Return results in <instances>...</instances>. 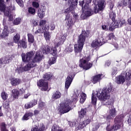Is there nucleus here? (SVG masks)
I'll list each match as a JSON object with an SVG mask.
<instances>
[{
  "label": "nucleus",
  "mask_w": 131,
  "mask_h": 131,
  "mask_svg": "<svg viewBox=\"0 0 131 131\" xmlns=\"http://www.w3.org/2000/svg\"><path fill=\"white\" fill-rule=\"evenodd\" d=\"M66 37H67V34L64 33H61L59 36H57L56 38L54 40L55 47H52L50 48L48 46H46L44 47L42 50L43 54H51L53 56H56L57 54V48L58 47H60V46H62L63 43L66 40Z\"/></svg>",
  "instance_id": "1"
},
{
  "label": "nucleus",
  "mask_w": 131,
  "mask_h": 131,
  "mask_svg": "<svg viewBox=\"0 0 131 131\" xmlns=\"http://www.w3.org/2000/svg\"><path fill=\"white\" fill-rule=\"evenodd\" d=\"M112 85H110L107 89L103 88L99 91H96V95L99 100L102 102L103 105H106V103H109L110 100L113 103V99H110V93L112 91Z\"/></svg>",
  "instance_id": "2"
},
{
  "label": "nucleus",
  "mask_w": 131,
  "mask_h": 131,
  "mask_svg": "<svg viewBox=\"0 0 131 131\" xmlns=\"http://www.w3.org/2000/svg\"><path fill=\"white\" fill-rule=\"evenodd\" d=\"M42 57V53L41 51H37L35 54V57L32 60V62H29L24 67H23V69L24 71H29V70H31V68H33V67H35L36 66V63L39 61L41 60V58Z\"/></svg>",
  "instance_id": "3"
},
{
  "label": "nucleus",
  "mask_w": 131,
  "mask_h": 131,
  "mask_svg": "<svg viewBox=\"0 0 131 131\" xmlns=\"http://www.w3.org/2000/svg\"><path fill=\"white\" fill-rule=\"evenodd\" d=\"M80 61L79 66L81 68H83L84 70H89L90 68H92L93 63L90 62L91 58L90 57V54L85 55L82 57L81 54H80Z\"/></svg>",
  "instance_id": "4"
},
{
  "label": "nucleus",
  "mask_w": 131,
  "mask_h": 131,
  "mask_svg": "<svg viewBox=\"0 0 131 131\" xmlns=\"http://www.w3.org/2000/svg\"><path fill=\"white\" fill-rule=\"evenodd\" d=\"M125 78L127 80H129L131 78V71L129 70H127L125 72V74L124 72H122L120 75L116 77V82L118 84H121L125 81Z\"/></svg>",
  "instance_id": "5"
},
{
  "label": "nucleus",
  "mask_w": 131,
  "mask_h": 131,
  "mask_svg": "<svg viewBox=\"0 0 131 131\" xmlns=\"http://www.w3.org/2000/svg\"><path fill=\"white\" fill-rule=\"evenodd\" d=\"M0 11L4 13L5 16H8L9 21H13L14 19L13 15H12L11 12H10V9L8 7H6L4 0H0Z\"/></svg>",
  "instance_id": "6"
},
{
  "label": "nucleus",
  "mask_w": 131,
  "mask_h": 131,
  "mask_svg": "<svg viewBox=\"0 0 131 131\" xmlns=\"http://www.w3.org/2000/svg\"><path fill=\"white\" fill-rule=\"evenodd\" d=\"M106 105L109 108V115L106 117L107 120H110L111 119H113L115 116H116V114L117 112H116V110L113 106V102L111 101V100H109V102H107Z\"/></svg>",
  "instance_id": "7"
},
{
  "label": "nucleus",
  "mask_w": 131,
  "mask_h": 131,
  "mask_svg": "<svg viewBox=\"0 0 131 131\" xmlns=\"http://www.w3.org/2000/svg\"><path fill=\"white\" fill-rule=\"evenodd\" d=\"M72 103V101L68 99L65 100L62 103H61L60 107L59 109L60 113L64 114V113H67V112H69L70 110H71V107H70V104Z\"/></svg>",
  "instance_id": "8"
},
{
  "label": "nucleus",
  "mask_w": 131,
  "mask_h": 131,
  "mask_svg": "<svg viewBox=\"0 0 131 131\" xmlns=\"http://www.w3.org/2000/svg\"><path fill=\"white\" fill-rule=\"evenodd\" d=\"M35 54V52L34 51H30L26 54L22 53L21 58L23 62H32V60L34 58V55Z\"/></svg>",
  "instance_id": "9"
},
{
  "label": "nucleus",
  "mask_w": 131,
  "mask_h": 131,
  "mask_svg": "<svg viewBox=\"0 0 131 131\" xmlns=\"http://www.w3.org/2000/svg\"><path fill=\"white\" fill-rule=\"evenodd\" d=\"M83 10V13L81 15V18L83 20L86 19L88 17H90L94 14V11L90 8V6H84V9Z\"/></svg>",
  "instance_id": "10"
},
{
  "label": "nucleus",
  "mask_w": 131,
  "mask_h": 131,
  "mask_svg": "<svg viewBox=\"0 0 131 131\" xmlns=\"http://www.w3.org/2000/svg\"><path fill=\"white\" fill-rule=\"evenodd\" d=\"M106 42V41L104 40V38L102 36H99L95 40H93L91 43V47L97 49L103 45V43Z\"/></svg>",
  "instance_id": "11"
},
{
  "label": "nucleus",
  "mask_w": 131,
  "mask_h": 131,
  "mask_svg": "<svg viewBox=\"0 0 131 131\" xmlns=\"http://www.w3.org/2000/svg\"><path fill=\"white\" fill-rule=\"evenodd\" d=\"M77 4V0H69V4L70 5V6L69 8L65 10L64 13H66V14H68V13H70V12L72 13L74 9L76 8Z\"/></svg>",
  "instance_id": "12"
},
{
  "label": "nucleus",
  "mask_w": 131,
  "mask_h": 131,
  "mask_svg": "<svg viewBox=\"0 0 131 131\" xmlns=\"http://www.w3.org/2000/svg\"><path fill=\"white\" fill-rule=\"evenodd\" d=\"M89 34H90L89 31H82V33L79 36L77 43L84 46L85 41V37H88Z\"/></svg>",
  "instance_id": "13"
},
{
  "label": "nucleus",
  "mask_w": 131,
  "mask_h": 131,
  "mask_svg": "<svg viewBox=\"0 0 131 131\" xmlns=\"http://www.w3.org/2000/svg\"><path fill=\"white\" fill-rule=\"evenodd\" d=\"M105 8V0H99L98 5L94 7V13L97 14L99 11H102Z\"/></svg>",
  "instance_id": "14"
},
{
  "label": "nucleus",
  "mask_w": 131,
  "mask_h": 131,
  "mask_svg": "<svg viewBox=\"0 0 131 131\" xmlns=\"http://www.w3.org/2000/svg\"><path fill=\"white\" fill-rule=\"evenodd\" d=\"M74 77V73H73L72 74L69 75L66 80L65 82V89L68 90L69 86H70L72 81L73 80V78Z\"/></svg>",
  "instance_id": "15"
},
{
  "label": "nucleus",
  "mask_w": 131,
  "mask_h": 131,
  "mask_svg": "<svg viewBox=\"0 0 131 131\" xmlns=\"http://www.w3.org/2000/svg\"><path fill=\"white\" fill-rule=\"evenodd\" d=\"M64 21H66V25L69 29L72 28V25H73V20L72 18L70 17V15L68 14L66 15Z\"/></svg>",
  "instance_id": "16"
},
{
  "label": "nucleus",
  "mask_w": 131,
  "mask_h": 131,
  "mask_svg": "<svg viewBox=\"0 0 131 131\" xmlns=\"http://www.w3.org/2000/svg\"><path fill=\"white\" fill-rule=\"evenodd\" d=\"M38 86L41 88V91H47L48 88V82L41 79L37 82Z\"/></svg>",
  "instance_id": "17"
},
{
  "label": "nucleus",
  "mask_w": 131,
  "mask_h": 131,
  "mask_svg": "<svg viewBox=\"0 0 131 131\" xmlns=\"http://www.w3.org/2000/svg\"><path fill=\"white\" fill-rule=\"evenodd\" d=\"M109 6L111 10V12L110 13V18L112 19V21H114L115 17H116V14L115 12H114V11H112L114 7V3L112 1H110L109 2Z\"/></svg>",
  "instance_id": "18"
},
{
  "label": "nucleus",
  "mask_w": 131,
  "mask_h": 131,
  "mask_svg": "<svg viewBox=\"0 0 131 131\" xmlns=\"http://www.w3.org/2000/svg\"><path fill=\"white\" fill-rule=\"evenodd\" d=\"M45 125L42 123L40 124H37L34 125L32 128L31 131H43L45 130Z\"/></svg>",
  "instance_id": "19"
},
{
  "label": "nucleus",
  "mask_w": 131,
  "mask_h": 131,
  "mask_svg": "<svg viewBox=\"0 0 131 131\" xmlns=\"http://www.w3.org/2000/svg\"><path fill=\"white\" fill-rule=\"evenodd\" d=\"M10 83L12 86L19 85L21 83V79L18 78L12 77L9 79Z\"/></svg>",
  "instance_id": "20"
},
{
  "label": "nucleus",
  "mask_w": 131,
  "mask_h": 131,
  "mask_svg": "<svg viewBox=\"0 0 131 131\" xmlns=\"http://www.w3.org/2000/svg\"><path fill=\"white\" fill-rule=\"evenodd\" d=\"M90 123L91 120L90 119H87L80 123L79 126L77 127V129H82V128L85 127L88 124H90Z\"/></svg>",
  "instance_id": "21"
},
{
  "label": "nucleus",
  "mask_w": 131,
  "mask_h": 131,
  "mask_svg": "<svg viewBox=\"0 0 131 131\" xmlns=\"http://www.w3.org/2000/svg\"><path fill=\"white\" fill-rule=\"evenodd\" d=\"M3 25L4 26V28L1 34V36L2 37H6L9 35V33H10V31H9V28L6 25V23L5 22V19L3 20Z\"/></svg>",
  "instance_id": "22"
},
{
  "label": "nucleus",
  "mask_w": 131,
  "mask_h": 131,
  "mask_svg": "<svg viewBox=\"0 0 131 131\" xmlns=\"http://www.w3.org/2000/svg\"><path fill=\"white\" fill-rule=\"evenodd\" d=\"M83 48V45L82 44H80L79 43H77V44L74 45V51L76 55H77L78 53L80 54L81 53V51H82V49Z\"/></svg>",
  "instance_id": "23"
},
{
  "label": "nucleus",
  "mask_w": 131,
  "mask_h": 131,
  "mask_svg": "<svg viewBox=\"0 0 131 131\" xmlns=\"http://www.w3.org/2000/svg\"><path fill=\"white\" fill-rule=\"evenodd\" d=\"M46 6H42L38 11V16L40 19H42L45 17V15H46Z\"/></svg>",
  "instance_id": "24"
},
{
  "label": "nucleus",
  "mask_w": 131,
  "mask_h": 131,
  "mask_svg": "<svg viewBox=\"0 0 131 131\" xmlns=\"http://www.w3.org/2000/svg\"><path fill=\"white\" fill-rule=\"evenodd\" d=\"M118 27H120L119 21L118 20H116L115 21H113L112 24L110 25L109 30H110V31H113L115 28H118Z\"/></svg>",
  "instance_id": "25"
},
{
  "label": "nucleus",
  "mask_w": 131,
  "mask_h": 131,
  "mask_svg": "<svg viewBox=\"0 0 131 131\" xmlns=\"http://www.w3.org/2000/svg\"><path fill=\"white\" fill-rule=\"evenodd\" d=\"M104 76H105L102 74H99L95 75L93 78L92 82L93 83H97V82H98V81H100Z\"/></svg>",
  "instance_id": "26"
},
{
  "label": "nucleus",
  "mask_w": 131,
  "mask_h": 131,
  "mask_svg": "<svg viewBox=\"0 0 131 131\" xmlns=\"http://www.w3.org/2000/svg\"><path fill=\"white\" fill-rule=\"evenodd\" d=\"M36 104H37V100H33L32 101L26 103L25 105V109H30V108H32L33 106H35Z\"/></svg>",
  "instance_id": "27"
},
{
  "label": "nucleus",
  "mask_w": 131,
  "mask_h": 131,
  "mask_svg": "<svg viewBox=\"0 0 131 131\" xmlns=\"http://www.w3.org/2000/svg\"><path fill=\"white\" fill-rule=\"evenodd\" d=\"M123 117H124L123 114H121L120 115L117 116L115 118V122H117L120 124H123L122 121H123Z\"/></svg>",
  "instance_id": "28"
},
{
  "label": "nucleus",
  "mask_w": 131,
  "mask_h": 131,
  "mask_svg": "<svg viewBox=\"0 0 131 131\" xmlns=\"http://www.w3.org/2000/svg\"><path fill=\"white\" fill-rule=\"evenodd\" d=\"M55 30V24L53 22L49 24V26L46 25L44 27L45 31H49V30Z\"/></svg>",
  "instance_id": "29"
},
{
  "label": "nucleus",
  "mask_w": 131,
  "mask_h": 131,
  "mask_svg": "<svg viewBox=\"0 0 131 131\" xmlns=\"http://www.w3.org/2000/svg\"><path fill=\"white\" fill-rule=\"evenodd\" d=\"M12 60V58L10 56H7L5 57V59L4 58H2L0 59V64H7L9 63V62H11V60Z\"/></svg>",
  "instance_id": "30"
},
{
  "label": "nucleus",
  "mask_w": 131,
  "mask_h": 131,
  "mask_svg": "<svg viewBox=\"0 0 131 131\" xmlns=\"http://www.w3.org/2000/svg\"><path fill=\"white\" fill-rule=\"evenodd\" d=\"M19 91L17 89H13L12 91V96H13V99L16 100V99H18V97H19Z\"/></svg>",
  "instance_id": "31"
},
{
  "label": "nucleus",
  "mask_w": 131,
  "mask_h": 131,
  "mask_svg": "<svg viewBox=\"0 0 131 131\" xmlns=\"http://www.w3.org/2000/svg\"><path fill=\"white\" fill-rule=\"evenodd\" d=\"M61 93L59 91H56L54 93H53L52 99V100H57V99H60L61 98Z\"/></svg>",
  "instance_id": "32"
},
{
  "label": "nucleus",
  "mask_w": 131,
  "mask_h": 131,
  "mask_svg": "<svg viewBox=\"0 0 131 131\" xmlns=\"http://www.w3.org/2000/svg\"><path fill=\"white\" fill-rule=\"evenodd\" d=\"M17 44L18 48H23V49H26V48H27V44L26 43L25 41H19Z\"/></svg>",
  "instance_id": "33"
},
{
  "label": "nucleus",
  "mask_w": 131,
  "mask_h": 131,
  "mask_svg": "<svg viewBox=\"0 0 131 131\" xmlns=\"http://www.w3.org/2000/svg\"><path fill=\"white\" fill-rule=\"evenodd\" d=\"M86 99V94L85 93H82L80 94V102L81 104H83Z\"/></svg>",
  "instance_id": "34"
},
{
  "label": "nucleus",
  "mask_w": 131,
  "mask_h": 131,
  "mask_svg": "<svg viewBox=\"0 0 131 131\" xmlns=\"http://www.w3.org/2000/svg\"><path fill=\"white\" fill-rule=\"evenodd\" d=\"M86 115V110L82 108L80 112H79V116L80 118H83L84 116Z\"/></svg>",
  "instance_id": "35"
},
{
  "label": "nucleus",
  "mask_w": 131,
  "mask_h": 131,
  "mask_svg": "<svg viewBox=\"0 0 131 131\" xmlns=\"http://www.w3.org/2000/svg\"><path fill=\"white\" fill-rule=\"evenodd\" d=\"M43 77L45 80H51L52 78H53V74H52L51 73H48L47 74H45Z\"/></svg>",
  "instance_id": "36"
},
{
  "label": "nucleus",
  "mask_w": 131,
  "mask_h": 131,
  "mask_svg": "<svg viewBox=\"0 0 131 131\" xmlns=\"http://www.w3.org/2000/svg\"><path fill=\"white\" fill-rule=\"evenodd\" d=\"M28 40L30 43H33L34 42V36L32 35L31 33H28Z\"/></svg>",
  "instance_id": "37"
},
{
  "label": "nucleus",
  "mask_w": 131,
  "mask_h": 131,
  "mask_svg": "<svg viewBox=\"0 0 131 131\" xmlns=\"http://www.w3.org/2000/svg\"><path fill=\"white\" fill-rule=\"evenodd\" d=\"M33 116V114L32 113H28L25 114V115L23 117V120H28L29 119V117H32Z\"/></svg>",
  "instance_id": "38"
},
{
  "label": "nucleus",
  "mask_w": 131,
  "mask_h": 131,
  "mask_svg": "<svg viewBox=\"0 0 131 131\" xmlns=\"http://www.w3.org/2000/svg\"><path fill=\"white\" fill-rule=\"evenodd\" d=\"M56 56L57 55L54 56V57H51L49 59V60L48 61V64H49V65H53V64H55V63L57 62V57H56Z\"/></svg>",
  "instance_id": "39"
},
{
  "label": "nucleus",
  "mask_w": 131,
  "mask_h": 131,
  "mask_svg": "<svg viewBox=\"0 0 131 131\" xmlns=\"http://www.w3.org/2000/svg\"><path fill=\"white\" fill-rule=\"evenodd\" d=\"M44 37H45L46 40L47 41H49L50 39H51V34L48 31H46L44 32Z\"/></svg>",
  "instance_id": "40"
},
{
  "label": "nucleus",
  "mask_w": 131,
  "mask_h": 131,
  "mask_svg": "<svg viewBox=\"0 0 131 131\" xmlns=\"http://www.w3.org/2000/svg\"><path fill=\"white\" fill-rule=\"evenodd\" d=\"M13 41L15 43H19V40H20V34L17 33L16 34L13 38Z\"/></svg>",
  "instance_id": "41"
},
{
  "label": "nucleus",
  "mask_w": 131,
  "mask_h": 131,
  "mask_svg": "<svg viewBox=\"0 0 131 131\" xmlns=\"http://www.w3.org/2000/svg\"><path fill=\"white\" fill-rule=\"evenodd\" d=\"M99 127H100V123L96 122L92 124V130L96 131L99 129Z\"/></svg>",
  "instance_id": "42"
},
{
  "label": "nucleus",
  "mask_w": 131,
  "mask_h": 131,
  "mask_svg": "<svg viewBox=\"0 0 131 131\" xmlns=\"http://www.w3.org/2000/svg\"><path fill=\"white\" fill-rule=\"evenodd\" d=\"M123 125V124H120L119 123L115 122L114 125L113 126L114 130H117V129H119L121 126Z\"/></svg>",
  "instance_id": "43"
},
{
  "label": "nucleus",
  "mask_w": 131,
  "mask_h": 131,
  "mask_svg": "<svg viewBox=\"0 0 131 131\" xmlns=\"http://www.w3.org/2000/svg\"><path fill=\"white\" fill-rule=\"evenodd\" d=\"M73 45L70 44L69 46H68L66 49V51L68 53H72V52L73 51Z\"/></svg>",
  "instance_id": "44"
},
{
  "label": "nucleus",
  "mask_w": 131,
  "mask_h": 131,
  "mask_svg": "<svg viewBox=\"0 0 131 131\" xmlns=\"http://www.w3.org/2000/svg\"><path fill=\"white\" fill-rule=\"evenodd\" d=\"M1 97L3 100H4V101H6V100L8 99V94H7V93H6L5 91H3L1 93Z\"/></svg>",
  "instance_id": "45"
},
{
  "label": "nucleus",
  "mask_w": 131,
  "mask_h": 131,
  "mask_svg": "<svg viewBox=\"0 0 131 131\" xmlns=\"http://www.w3.org/2000/svg\"><path fill=\"white\" fill-rule=\"evenodd\" d=\"M28 13L31 15H35V9L33 7H29L28 8Z\"/></svg>",
  "instance_id": "46"
},
{
  "label": "nucleus",
  "mask_w": 131,
  "mask_h": 131,
  "mask_svg": "<svg viewBox=\"0 0 131 131\" xmlns=\"http://www.w3.org/2000/svg\"><path fill=\"white\" fill-rule=\"evenodd\" d=\"M38 108L40 110H43L46 108V103L42 102H40L38 105Z\"/></svg>",
  "instance_id": "47"
},
{
  "label": "nucleus",
  "mask_w": 131,
  "mask_h": 131,
  "mask_svg": "<svg viewBox=\"0 0 131 131\" xmlns=\"http://www.w3.org/2000/svg\"><path fill=\"white\" fill-rule=\"evenodd\" d=\"M42 27L39 26L38 30H36L34 33L35 34H38V33H42L43 32V30H45V29H43Z\"/></svg>",
  "instance_id": "48"
},
{
  "label": "nucleus",
  "mask_w": 131,
  "mask_h": 131,
  "mask_svg": "<svg viewBox=\"0 0 131 131\" xmlns=\"http://www.w3.org/2000/svg\"><path fill=\"white\" fill-rule=\"evenodd\" d=\"M92 103L93 105L97 104V98L94 96V94H92Z\"/></svg>",
  "instance_id": "49"
},
{
  "label": "nucleus",
  "mask_w": 131,
  "mask_h": 131,
  "mask_svg": "<svg viewBox=\"0 0 131 131\" xmlns=\"http://www.w3.org/2000/svg\"><path fill=\"white\" fill-rule=\"evenodd\" d=\"M21 23V18H17L14 20V25H19V24Z\"/></svg>",
  "instance_id": "50"
},
{
  "label": "nucleus",
  "mask_w": 131,
  "mask_h": 131,
  "mask_svg": "<svg viewBox=\"0 0 131 131\" xmlns=\"http://www.w3.org/2000/svg\"><path fill=\"white\" fill-rule=\"evenodd\" d=\"M16 72L18 73V74L22 73L24 71V70H23V67H18L16 69Z\"/></svg>",
  "instance_id": "51"
},
{
  "label": "nucleus",
  "mask_w": 131,
  "mask_h": 131,
  "mask_svg": "<svg viewBox=\"0 0 131 131\" xmlns=\"http://www.w3.org/2000/svg\"><path fill=\"white\" fill-rule=\"evenodd\" d=\"M119 21V24L120 25V27H121L122 25H125L126 24V21L125 20L122 19L121 20H118Z\"/></svg>",
  "instance_id": "52"
},
{
  "label": "nucleus",
  "mask_w": 131,
  "mask_h": 131,
  "mask_svg": "<svg viewBox=\"0 0 131 131\" xmlns=\"http://www.w3.org/2000/svg\"><path fill=\"white\" fill-rule=\"evenodd\" d=\"M51 131H64V129H61L59 127L53 126Z\"/></svg>",
  "instance_id": "53"
},
{
  "label": "nucleus",
  "mask_w": 131,
  "mask_h": 131,
  "mask_svg": "<svg viewBox=\"0 0 131 131\" xmlns=\"http://www.w3.org/2000/svg\"><path fill=\"white\" fill-rule=\"evenodd\" d=\"M1 131H8V129L6 128V124H5V123H1Z\"/></svg>",
  "instance_id": "54"
},
{
  "label": "nucleus",
  "mask_w": 131,
  "mask_h": 131,
  "mask_svg": "<svg viewBox=\"0 0 131 131\" xmlns=\"http://www.w3.org/2000/svg\"><path fill=\"white\" fill-rule=\"evenodd\" d=\"M17 4L19 5L20 7H21V8H23L24 6V5L23 4V1L22 0H15Z\"/></svg>",
  "instance_id": "55"
},
{
  "label": "nucleus",
  "mask_w": 131,
  "mask_h": 131,
  "mask_svg": "<svg viewBox=\"0 0 131 131\" xmlns=\"http://www.w3.org/2000/svg\"><path fill=\"white\" fill-rule=\"evenodd\" d=\"M106 130L107 131H114V129L113 128V126H111L110 125H108L106 128Z\"/></svg>",
  "instance_id": "56"
},
{
  "label": "nucleus",
  "mask_w": 131,
  "mask_h": 131,
  "mask_svg": "<svg viewBox=\"0 0 131 131\" xmlns=\"http://www.w3.org/2000/svg\"><path fill=\"white\" fill-rule=\"evenodd\" d=\"M46 23H47V20L45 19H42L40 21L39 26L42 27V26H43V25H45Z\"/></svg>",
  "instance_id": "57"
},
{
  "label": "nucleus",
  "mask_w": 131,
  "mask_h": 131,
  "mask_svg": "<svg viewBox=\"0 0 131 131\" xmlns=\"http://www.w3.org/2000/svg\"><path fill=\"white\" fill-rule=\"evenodd\" d=\"M32 6L34 7V8H36V9H37L39 7V4L36 2H32Z\"/></svg>",
  "instance_id": "58"
},
{
  "label": "nucleus",
  "mask_w": 131,
  "mask_h": 131,
  "mask_svg": "<svg viewBox=\"0 0 131 131\" xmlns=\"http://www.w3.org/2000/svg\"><path fill=\"white\" fill-rule=\"evenodd\" d=\"M69 124L71 127H74L76 125V122L75 121L69 122Z\"/></svg>",
  "instance_id": "59"
},
{
  "label": "nucleus",
  "mask_w": 131,
  "mask_h": 131,
  "mask_svg": "<svg viewBox=\"0 0 131 131\" xmlns=\"http://www.w3.org/2000/svg\"><path fill=\"white\" fill-rule=\"evenodd\" d=\"M114 37V35L113 34V33H110L109 34V35L107 36V38L108 40H111V39H113Z\"/></svg>",
  "instance_id": "60"
},
{
  "label": "nucleus",
  "mask_w": 131,
  "mask_h": 131,
  "mask_svg": "<svg viewBox=\"0 0 131 131\" xmlns=\"http://www.w3.org/2000/svg\"><path fill=\"white\" fill-rule=\"evenodd\" d=\"M117 73V68H114L112 72V75H115Z\"/></svg>",
  "instance_id": "61"
},
{
  "label": "nucleus",
  "mask_w": 131,
  "mask_h": 131,
  "mask_svg": "<svg viewBox=\"0 0 131 131\" xmlns=\"http://www.w3.org/2000/svg\"><path fill=\"white\" fill-rule=\"evenodd\" d=\"M109 26H110V24H109L107 26L106 25H103L102 26V28L103 30H108V28L109 29Z\"/></svg>",
  "instance_id": "62"
},
{
  "label": "nucleus",
  "mask_w": 131,
  "mask_h": 131,
  "mask_svg": "<svg viewBox=\"0 0 131 131\" xmlns=\"http://www.w3.org/2000/svg\"><path fill=\"white\" fill-rule=\"evenodd\" d=\"M111 43L112 45H113V46H114V47L115 48V49H116V50H117V49H118V44H117V43H116V42L114 41V42H111Z\"/></svg>",
  "instance_id": "63"
},
{
  "label": "nucleus",
  "mask_w": 131,
  "mask_h": 131,
  "mask_svg": "<svg viewBox=\"0 0 131 131\" xmlns=\"http://www.w3.org/2000/svg\"><path fill=\"white\" fill-rule=\"evenodd\" d=\"M85 3L84 6H89V4L92 3V0H84Z\"/></svg>",
  "instance_id": "64"
}]
</instances>
